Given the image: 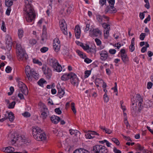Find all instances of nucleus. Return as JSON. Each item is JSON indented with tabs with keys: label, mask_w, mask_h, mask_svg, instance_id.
I'll return each mask as SVG.
<instances>
[{
	"label": "nucleus",
	"mask_w": 153,
	"mask_h": 153,
	"mask_svg": "<svg viewBox=\"0 0 153 153\" xmlns=\"http://www.w3.org/2000/svg\"><path fill=\"white\" fill-rule=\"evenodd\" d=\"M11 11V9L10 7H8L6 12V14L7 16H9Z\"/></svg>",
	"instance_id": "obj_55"
},
{
	"label": "nucleus",
	"mask_w": 153,
	"mask_h": 153,
	"mask_svg": "<svg viewBox=\"0 0 153 153\" xmlns=\"http://www.w3.org/2000/svg\"><path fill=\"white\" fill-rule=\"evenodd\" d=\"M92 61V60L91 59L88 58H86L85 59H84V62L87 64H89L91 63Z\"/></svg>",
	"instance_id": "obj_57"
},
{
	"label": "nucleus",
	"mask_w": 153,
	"mask_h": 153,
	"mask_svg": "<svg viewBox=\"0 0 153 153\" xmlns=\"http://www.w3.org/2000/svg\"><path fill=\"white\" fill-rule=\"evenodd\" d=\"M70 79H71V82L72 85L77 87L78 86L79 80L76 75L73 72L70 73Z\"/></svg>",
	"instance_id": "obj_5"
},
{
	"label": "nucleus",
	"mask_w": 153,
	"mask_h": 153,
	"mask_svg": "<svg viewBox=\"0 0 153 153\" xmlns=\"http://www.w3.org/2000/svg\"><path fill=\"white\" fill-rule=\"evenodd\" d=\"M71 108L74 114L76 113V110L75 107V104L74 102H72L71 104Z\"/></svg>",
	"instance_id": "obj_39"
},
{
	"label": "nucleus",
	"mask_w": 153,
	"mask_h": 153,
	"mask_svg": "<svg viewBox=\"0 0 153 153\" xmlns=\"http://www.w3.org/2000/svg\"><path fill=\"white\" fill-rule=\"evenodd\" d=\"M60 117L55 115H53L51 117V121L55 124L57 123L60 120Z\"/></svg>",
	"instance_id": "obj_19"
},
{
	"label": "nucleus",
	"mask_w": 153,
	"mask_h": 153,
	"mask_svg": "<svg viewBox=\"0 0 153 153\" xmlns=\"http://www.w3.org/2000/svg\"><path fill=\"white\" fill-rule=\"evenodd\" d=\"M55 112L58 114H60L62 113V111L59 108H56L55 109Z\"/></svg>",
	"instance_id": "obj_51"
},
{
	"label": "nucleus",
	"mask_w": 153,
	"mask_h": 153,
	"mask_svg": "<svg viewBox=\"0 0 153 153\" xmlns=\"http://www.w3.org/2000/svg\"><path fill=\"white\" fill-rule=\"evenodd\" d=\"M92 36L93 37H98L101 35V31L98 28L94 29L92 31Z\"/></svg>",
	"instance_id": "obj_15"
},
{
	"label": "nucleus",
	"mask_w": 153,
	"mask_h": 153,
	"mask_svg": "<svg viewBox=\"0 0 153 153\" xmlns=\"http://www.w3.org/2000/svg\"><path fill=\"white\" fill-rule=\"evenodd\" d=\"M31 74L32 76L36 79H37L39 78V74L35 72L34 69H32L31 70L30 74V75Z\"/></svg>",
	"instance_id": "obj_24"
},
{
	"label": "nucleus",
	"mask_w": 153,
	"mask_h": 153,
	"mask_svg": "<svg viewBox=\"0 0 153 153\" xmlns=\"http://www.w3.org/2000/svg\"><path fill=\"white\" fill-rule=\"evenodd\" d=\"M22 115L24 117H28L30 116V113L27 112H25L24 113L22 114Z\"/></svg>",
	"instance_id": "obj_59"
},
{
	"label": "nucleus",
	"mask_w": 153,
	"mask_h": 153,
	"mask_svg": "<svg viewBox=\"0 0 153 153\" xmlns=\"http://www.w3.org/2000/svg\"><path fill=\"white\" fill-rule=\"evenodd\" d=\"M19 87L22 93L25 95L28 94V91L26 85L21 82H19Z\"/></svg>",
	"instance_id": "obj_7"
},
{
	"label": "nucleus",
	"mask_w": 153,
	"mask_h": 153,
	"mask_svg": "<svg viewBox=\"0 0 153 153\" xmlns=\"http://www.w3.org/2000/svg\"><path fill=\"white\" fill-rule=\"evenodd\" d=\"M48 50V48L47 47H43L40 49V51L43 53H45Z\"/></svg>",
	"instance_id": "obj_44"
},
{
	"label": "nucleus",
	"mask_w": 153,
	"mask_h": 153,
	"mask_svg": "<svg viewBox=\"0 0 153 153\" xmlns=\"http://www.w3.org/2000/svg\"><path fill=\"white\" fill-rule=\"evenodd\" d=\"M99 3L102 6L106 3V0H100Z\"/></svg>",
	"instance_id": "obj_61"
},
{
	"label": "nucleus",
	"mask_w": 153,
	"mask_h": 153,
	"mask_svg": "<svg viewBox=\"0 0 153 153\" xmlns=\"http://www.w3.org/2000/svg\"><path fill=\"white\" fill-rule=\"evenodd\" d=\"M11 67L10 66H7L5 69V71L6 72L8 73H10L11 72Z\"/></svg>",
	"instance_id": "obj_50"
},
{
	"label": "nucleus",
	"mask_w": 153,
	"mask_h": 153,
	"mask_svg": "<svg viewBox=\"0 0 153 153\" xmlns=\"http://www.w3.org/2000/svg\"><path fill=\"white\" fill-rule=\"evenodd\" d=\"M53 71L59 72L62 70V68L60 65L59 63H57V65H55L53 67Z\"/></svg>",
	"instance_id": "obj_20"
},
{
	"label": "nucleus",
	"mask_w": 153,
	"mask_h": 153,
	"mask_svg": "<svg viewBox=\"0 0 153 153\" xmlns=\"http://www.w3.org/2000/svg\"><path fill=\"white\" fill-rule=\"evenodd\" d=\"M136 99L137 100L138 102V113H140L143 110V99L141 97L140 94H137L136 97Z\"/></svg>",
	"instance_id": "obj_6"
},
{
	"label": "nucleus",
	"mask_w": 153,
	"mask_h": 153,
	"mask_svg": "<svg viewBox=\"0 0 153 153\" xmlns=\"http://www.w3.org/2000/svg\"><path fill=\"white\" fill-rule=\"evenodd\" d=\"M53 44V49L56 52H58L60 50V42L59 39L54 40Z\"/></svg>",
	"instance_id": "obj_11"
},
{
	"label": "nucleus",
	"mask_w": 153,
	"mask_h": 153,
	"mask_svg": "<svg viewBox=\"0 0 153 153\" xmlns=\"http://www.w3.org/2000/svg\"><path fill=\"white\" fill-rule=\"evenodd\" d=\"M32 131V134L37 140H43L46 139L45 135L39 128L37 126L33 127Z\"/></svg>",
	"instance_id": "obj_2"
},
{
	"label": "nucleus",
	"mask_w": 153,
	"mask_h": 153,
	"mask_svg": "<svg viewBox=\"0 0 153 153\" xmlns=\"http://www.w3.org/2000/svg\"><path fill=\"white\" fill-rule=\"evenodd\" d=\"M8 136L11 140L10 143L13 145L15 143L19 138V135H18L16 133H15L9 134Z\"/></svg>",
	"instance_id": "obj_9"
},
{
	"label": "nucleus",
	"mask_w": 153,
	"mask_h": 153,
	"mask_svg": "<svg viewBox=\"0 0 153 153\" xmlns=\"http://www.w3.org/2000/svg\"><path fill=\"white\" fill-rule=\"evenodd\" d=\"M75 33L76 38H79L80 36V29L78 25H76L75 27Z\"/></svg>",
	"instance_id": "obj_17"
},
{
	"label": "nucleus",
	"mask_w": 153,
	"mask_h": 153,
	"mask_svg": "<svg viewBox=\"0 0 153 153\" xmlns=\"http://www.w3.org/2000/svg\"><path fill=\"white\" fill-rule=\"evenodd\" d=\"M29 42L31 45H33L36 43V41L34 39H31L29 40Z\"/></svg>",
	"instance_id": "obj_46"
},
{
	"label": "nucleus",
	"mask_w": 153,
	"mask_h": 153,
	"mask_svg": "<svg viewBox=\"0 0 153 153\" xmlns=\"http://www.w3.org/2000/svg\"><path fill=\"white\" fill-rule=\"evenodd\" d=\"M91 73V71H86L85 72V78L88 77Z\"/></svg>",
	"instance_id": "obj_48"
},
{
	"label": "nucleus",
	"mask_w": 153,
	"mask_h": 153,
	"mask_svg": "<svg viewBox=\"0 0 153 153\" xmlns=\"http://www.w3.org/2000/svg\"><path fill=\"white\" fill-rule=\"evenodd\" d=\"M6 47L7 50L10 51L11 48L12 42H6Z\"/></svg>",
	"instance_id": "obj_33"
},
{
	"label": "nucleus",
	"mask_w": 153,
	"mask_h": 153,
	"mask_svg": "<svg viewBox=\"0 0 153 153\" xmlns=\"http://www.w3.org/2000/svg\"><path fill=\"white\" fill-rule=\"evenodd\" d=\"M153 85V84L151 82H149L147 83V88L148 89H150L151 88Z\"/></svg>",
	"instance_id": "obj_62"
},
{
	"label": "nucleus",
	"mask_w": 153,
	"mask_h": 153,
	"mask_svg": "<svg viewBox=\"0 0 153 153\" xmlns=\"http://www.w3.org/2000/svg\"><path fill=\"white\" fill-rule=\"evenodd\" d=\"M117 10L113 6H108L105 10V13H115L117 12Z\"/></svg>",
	"instance_id": "obj_12"
},
{
	"label": "nucleus",
	"mask_w": 153,
	"mask_h": 153,
	"mask_svg": "<svg viewBox=\"0 0 153 153\" xmlns=\"http://www.w3.org/2000/svg\"><path fill=\"white\" fill-rule=\"evenodd\" d=\"M16 54L19 61L26 60L28 58V55L25 53L24 48L20 44H17L16 45Z\"/></svg>",
	"instance_id": "obj_3"
},
{
	"label": "nucleus",
	"mask_w": 153,
	"mask_h": 153,
	"mask_svg": "<svg viewBox=\"0 0 153 153\" xmlns=\"http://www.w3.org/2000/svg\"><path fill=\"white\" fill-rule=\"evenodd\" d=\"M25 18L28 22H31L36 18V15L31 4H25L23 9Z\"/></svg>",
	"instance_id": "obj_1"
},
{
	"label": "nucleus",
	"mask_w": 153,
	"mask_h": 153,
	"mask_svg": "<svg viewBox=\"0 0 153 153\" xmlns=\"http://www.w3.org/2000/svg\"><path fill=\"white\" fill-rule=\"evenodd\" d=\"M11 42L10 36L8 34L6 36V42Z\"/></svg>",
	"instance_id": "obj_53"
},
{
	"label": "nucleus",
	"mask_w": 153,
	"mask_h": 153,
	"mask_svg": "<svg viewBox=\"0 0 153 153\" xmlns=\"http://www.w3.org/2000/svg\"><path fill=\"white\" fill-rule=\"evenodd\" d=\"M144 2L146 3L144 5V6L147 9H149L150 7V5L149 0H144Z\"/></svg>",
	"instance_id": "obj_37"
},
{
	"label": "nucleus",
	"mask_w": 153,
	"mask_h": 153,
	"mask_svg": "<svg viewBox=\"0 0 153 153\" xmlns=\"http://www.w3.org/2000/svg\"><path fill=\"white\" fill-rule=\"evenodd\" d=\"M95 41L97 45H100L101 44V41L98 39L96 38L95 39Z\"/></svg>",
	"instance_id": "obj_52"
},
{
	"label": "nucleus",
	"mask_w": 153,
	"mask_h": 153,
	"mask_svg": "<svg viewBox=\"0 0 153 153\" xmlns=\"http://www.w3.org/2000/svg\"><path fill=\"white\" fill-rule=\"evenodd\" d=\"M1 29L4 32L6 31V28L5 26V24L4 22H3L2 23Z\"/></svg>",
	"instance_id": "obj_58"
},
{
	"label": "nucleus",
	"mask_w": 153,
	"mask_h": 153,
	"mask_svg": "<svg viewBox=\"0 0 153 153\" xmlns=\"http://www.w3.org/2000/svg\"><path fill=\"white\" fill-rule=\"evenodd\" d=\"M7 119H9V121L12 122L13 121L15 117L14 114L11 111H10L8 113L7 115Z\"/></svg>",
	"instance_id": "obj_22"
},
{
	"label": "nucleus",
	"mask_w": 153,
	"mask_h": 153,
	"mask_svg": "<svg viewBox=\"0 0 153 153\" xmlns=\"http://www.w3.org/2000/svg\"><path fill=\"white\" fill-rule=\"evenodd\" d=\"M109 52L110 53L114 54L116 52V50L115 49H110L109 50Z\"/></svg>",
	"instance_id": "obj_64"
},
{
	"label": "nucleus",
	"mask_w": 153,
	"mask_h": 153,
	"mask_svg": "<svg viewBox=\"0 0 153 153\" xmlns=\"http://www.w3.org/2000/svg\"><path fill=\"white\" fill-rule=\"evenodd\" d=\"M59 26L63 33L65 35H67L68 32L67 25L64 20H62L61 22H59Z\"/></svg>",
	"instance_id": "obj_10"
},
{
	"label": "nucleus",
	"mask_w": 153,
	"mask_h": 153,
	"mask_svg": "<svg viewBox=\"0 0 153 153\" xmlns=\"http://www.w3.org/2000/svg\"><path fill=\"white\" fill-rule=\"evenodd\" d=\"M43 108L44 111L41 114V115L42 116L43 119H45L46 118L47 116V114L46 112V111H47V108L46 107V106H45Z\"/></svg>",
	"instance_id": "obj_30"
},
{
	"label": "nucleus",
	"mask_w": 153,
	"mask_h": 153,
	"mask_svg": "<svg viewBox=\"0 0 153 153\" xmlns=\"http://www.w3.org/2000/svg\"><path fill=\"white\" fill-rule=\"evenodd\" d=\"M103 99L105 102H108L109 100V98L108 97L107 94H105L103 95Z\"/></svg>",
	"instance_id": "obj_47"
},
{
	"label": "nucleus",
	"mask_w": 153,
	"mask_h": 153,
	"mask_svg": "<svg viewBox=\"0 0 153 153\" xmlns=\"http://www.w3.org/2000/svg\"><path fill=\"white\" fill-rule=\"evenodd\" d=\"M151 19V16L150 15H148L147 17L144 20V23L146 24Z\"/></svg>",
	"instance_id": "obj_43"
},
{
	"label": "nucleus",
	"mask_w": 153,
	"mask_h": 153,
	"mask_svg": "<svg viewBox=\"0 0 153 153\" xmlns=\"http://www.w3.org/2000/svg\"><path fill=\"white\" fill-rule=\"evenodd\" d=\"M113 151L115 153H121V151L117 149L115 147L114 148Z\"/></svg>",
	"instance_id": "obj_63"
},
{
	"label": "nucleus",
	"mask_w": 153,
	"mask_h": 153,
	"mask_svg": "<svg viewBox=\"0 0 153 153\" xmlns=\"http://www.w3.org/2000/svg\"><path fill=\"white\" fill-rule=\"evenodd\" d=\"M111 140L117 146L119 145L120 144V142L116 138H112L111 139Z\"/></svg>",
	"instance_id": "obj_38"
},
{
	"label": "nucleus",
	"mask_w": 153,
	"mask_h": 153,
	"mask_svg": "<svg viewBox=\"0 0 153 153\" xmlns=\"http://www.w3.org/2000/svg\"><path fill=\"white\" fill-rule=\"evenodd\" d=\"M42 70L44 74L46 75V78L49 79L52 76V71L48 67L45 66L42 67Z\"/></svg>",
	"instance_id": "obj_8"
},
{
	"label": "nucleus",
	"mask_w": 153,
	"mask_h": 153,
	"mask_svg": "<svg viewBox=\"0 0 153 153\" xmlns=\"http://www.w3.org/2000/svg\"><path fill=\"white\" fill-rule=\"evenodd\" d=\"M134 44H131L129 46V49L131 52H133L135 49L134 47Z\"/></svg>",
	"instance_id": "obj_54"
},
{
	"label": "nucleus",
	"mask_w": 153,
	"mask_h": 153,
	"mask_svg": "<svg viewBox=\"0 0 153 153\" xmlns=\"http://www.w3.org/2000/svg\"><path fill=\"white\" fill-rule=\"evenodd\" d=\"M96 19L98 21L101 23L102 22L103 20V16H101L100 15H97L96 16Z\"/></svg>",
	"instance_id": "obj_36"
},
{
	"label": "nucleus",
	"mask_w": 153,
	"mask_h": 153,
	"mask_svg": "<svg viewBox=\"0 0 153 153\" xmlns=\"http://www.w3.org/2000/svg\"><path fill=\"white\" fill-rule=\"evenodd\" d=\"M48 64L52 67L55 65H57L58 61L55 58H49L47 60Z\"/></svg>",
	"instance_id": "obj_14"
},
{
	"label": "nucleus",
	"mask_w": 153,
	"mask_h": 153,
	"mask_svg": "<svg viewBox=\"0 0 153 153\" xmlns=\"http://www.w3.org/2000/svg\"><path fill=\"white\" fill-rule=\"evenodd\" d=\"M99 53L100 55V59L102 61L105 60L108 57V53L107 52L103 50L99 52Z\"/></svg>",
	"instance_id": "obj_13"
},
{
	"label": "nucleus",
	"mask_w": 153,
	"mask_h": 153,
	"mask_svg": "<svg viewBox=\"0 0 153 153\" xmlns=\"http://www.w3.org/2000/svg\"><path fill=\"white\" fill-rule=\"evenodd\" d=\"M69 131L70 134L71 135H73V134H75V133H76L78 132H79V131H78L77 130H74L73 129H70L69 130Z\"/></svg>",
	"instance_id": "obj_45"
},
{
	"label": "nucleus",
	"mask_w": 153,
	"mask_h": 153,
	"mask_svg": "<svg viewBox=\"0 0 153 153\" xmlns=\"http://www.w3.org/2000/svg\"><path fill=\"white\" fill-rule=\"evenodd\" d=\"M5 4L8 7H10L13 4V2L12 0H5Z\"/></svg>",
	"instance_id": "obj_31"
},
{
	"label": "nucleus",
	"mask_w": 153,
	"mask_h": 153,
	"mask_svg": "<svg viewBox=\"0 0 153 153\" xmlns=\"http://www.w3.org/2000/svg\"><path fill=\"white\" fill-rule=\"evenodd\" d=\"M15 104V101H13L11 103L9 104L8 107L9 108H13L14 107Z\"/></svg>",
	"instance_id": "obj_40"
},
{
	"label": "nucleus",
	"mask_w": 153,
	"mask_h": 153,
	"mask_svg": "<svg viewBox=\"0 0 153 153\" xmlns=\"http://www.w3.org/2000/svg\"><path fill=\"white\" fill-rule=\"evenodd\" d=\"M47 39V32L42 31V35L41 36V40L44 41Z\"/></svg>",
	"instance_id": "obj_29"
},
{
	"label": "nucleus",
	"mask_w": 153,
	"mask_h": 153,
	"mask_svg": "<svg viewBox=\"0 0 153 153\" xmlns=\"http://www.w3.org/2000/svg\"><path fill=\"white\" fill-rule=\"evenodd\" d=\"M108 2L109 4V6L111 5V6H113L115 3V0H108Z\"/></svg>",
	"instance_id": "obj_60"
},
{
	"label": "nucleus",
	"mask_w": 153,
	"mask_h": 153,
	"mask_svg": "<svg viewBox=\"0 0 153 153\" xmlns=\"http://www.w3.org/2000/svg\"><path fill=\"white\" fill-rule=\"evenodd\" d=\"M59 87H57L58 90V95H59V97L61 98L63 96L65 92L63 89L61 88V87L59 85Z\"/></svg>",
	"instance_id": "obj_21"
},
{
	"label": "nucleus",
	"mask_w": 153,
	"mask_h": 153,
	"mask_svg": "<svg viewBox=\"0 0 153 153\" xmlns=\"http://www.w3.org/2000/svg\"><path fill=\"white\" fill-rule=\"evenodd\" d=\"M45 82H46V81L44 79L41 78L38 82L37 83L39 86L42 87L43 85V84Z\"/></svg>",
	"instance_id": "obj_32"
},
{
	"label": "nucleus",
	"mask_w": 153,
	"mask_h": 153,
	"mask_svg": "<svg viewBox=\"0 0 153 153\" xmlns=\"http://www.w3.org/2000/svg\"><path fill=\"white\" fill-rule=\"evenodd\" d=\"M107 149L106 147L102 145H96L93 146L91 149V153H102L104 152Z\"/></svg>",
	"instance_id": "obj_4"
},
{
	"label": "nucleus",
	"mask_w": 153,
	"mask_h": 153,
	"mask_svg": "<svg viewBox=\"0 0 153 153\" xmlns=\"http://www.w3.org/2000/svg\"><path fill=\"white\" fill-rule=\"evenodd\" d=\"M73 153H88V152L84 149H77L75 150Z\"/></svg>",
	"instance_id": "obj_26"
},
{
	"label": "nucleus",
	"mask_w": 153,
	"mask_h": 153,
	"mask_svg": "<svg viewBox=\"0 0 153 153\" xmlns=\"http://www.w3.org/2000/svg\"><path fill=\"white\" fill-rule=\"evenodd\" d=\"M20 137L21 141L24 142L26 144L27 143H29V140H27L24 136H22Z\"/></svg>",
	"instance_id": "obj_34"
},
{
	"label": "nucleus",
	"mask_w": 153,
	"mask_h": 153,
	"mask_svg": "<svg viewBox=\"0 0 153 153\" xmlns=\"http://www.w3.org/2000/svg\"><path fill=\"white\" fill-rule=\"evenodd\" d=\"M70 73L69 74H65L62 76L61 79L63 81H66L70 79Z\"/></svg>",
	"instance_id": "obj_23"
},
{
	"label": "nucleus",
	"mask_w": 153,
	"mask_h": 153,
	"mask_svg": "<svg viewBox=\"0 0 153 153\" xmlns=\"http://www.w3.org/2000/svg\"><path fill=\"white\" fill-rule=\"evenodd\" d=\"M137 110V104L134 106H131V111L133 115L134 116L136 114Z\"/></svg>",
	"instance_id": "obj_25"
},
{
	"label": "nucleus",
	"mask_w": 153,
	"mask_h": 153,
	"mask_svg": "<svg viewBox=\"0 0 153 153\" xmlns=\"http://www.w3.org/2000/svg\"><path fill=\"white\" fill-rule=\"evenodd\" d=\"M18 35L20 39L22 38L23 35V31L22 30H19L18 31Z\"/></svg>",
	"instance_id": "obj_41"
},
{
	"label": "nucleus",
	"mask_w": 153,
	"mask_h": 153,
	"mask_svg": "<svg viewBox=\"0 0 153 153\" xmlns=\"http://www.w3.org/2000/svg\"><path fill=\"white\" fill-rule=\"evenodd\" d=\"M100 127L101 129L103 131H105L106 133L108 134H111L112 132V131L110 129L106 128L105 127H104L102 126H100Z\"/></svg>",
	"instance_id": "obj_27"
},
{
	"label": "nucleus",
	"mask_w": 153,
	"mask_h": 153,
	"mask_svg": "<svg viewBox=\"0 0 153 153\" xmlns=\"http://www.w3.org/2000/svg\"><path fill=\"white\" fill-rule=\"evenodd\" d=\"M15 148L14 147H12L11 146H8L6 147L4 149V152H7V153H20V152H13V151L15 150V149H17V148H16V146H15Z\"/></svg>",
	"instance_id": "obj_16"
},
{
	"label": "nucleus",
	"mask_w": 153,
	"mask_h": 153,
	"mask_svg": "<svg viewBox=\"0 0 153 153\" xmlns=\"http://www.w3.org/2000/svg\"><path fill=\"white\" fill-rule=\"evenodd\" d=\"M145 32L146 33H144V38L146 36L148 35L150 33L149 30L147 27H145Z\"/></svg>",
	"instance_id": "obj_42"
},
{
	"label": "nucleus",
	"mask_w": 153,
	"mask_h": 153,
	"mask_svg": "<svg viewBox=\"0 0 153 153\" xmlns=\"http://www.w3.org/2000/svg\"><path fill=\"white\" fill-rule=\"evenodd\" d=\"M102 25L105 30L110 29V27L109 24H107L105 23H104L102 24Z\"/></svg>",
	"instance_id": "obj_35"
},
{
	"label": "nucleus",
	"mask_w": 153,
	"mask_h": 153,
	"mask_svg": "<svg viewBox=\"0 0 153 153\" xmlns=\"http://www.w3.org/2000/svg\"><path fill=\"white\" fill-rule=\"evenodd\" d=\"M31 71V70L30 69V67L29 66H27L25 69V72L29 80H32V78L30 74Z\"/></svg>",
	"instance_id": "obj_18"
},
{
	"label": "nucleus",
	"mask_w": 153,
	"mask_h": 153,
	"mask_svg": "<svg viewBox=\"0 0 153 153\" xmlns=\"http://www.w3.org/2000/svg\"><path fill=\"white\" fill-rule=\"evenodd\" d=\"M121 59L124 63H126L128 61V58L126 54L121 56Z\"/></svg>",
	"instance_id": "obj_28"
},
{
	"label": "nucleus",
	"mask_w": 153,
	"mask_h": 153,
	"mask_svg": "<svg viewBox=\"0 0 153 153\" xmlns=\"http://www.w3.org/2000/svg\"><path fill=\"white\" fill-rule=\"evenodd\" d=\"M88 132H90V134L94 136V135H97L99 136V134L97 133V132L94 131H88Z\"/></svg>",
	"instance_id": "obj_56"
},
{
	"label": "nucleus",
	"mask_w": 153,
	"mask_h": 153,
	"mask_svg": "<svg viewBox=\"0 0 153 153\" xmlns=\"http://www.w3.org/2000/svg\"><path fill=\"white\" fill-rule=\"evenodd\" d=\"M144 45L145 46H144V52H145L147 50V48L149 47V45L148 44V42H144Z\"/></svg>",
	"instance_id": "obj_49"
}]
</instances>
